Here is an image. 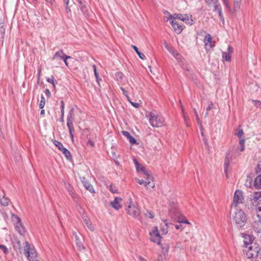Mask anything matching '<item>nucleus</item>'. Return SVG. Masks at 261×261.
<instances>
[{
    "instance_id": "obj_64",
    "label": "nucleus",
    "mask_w": 261,
    "mask_h": 261,
    "mask_svg": "<svg viewBox=\"0 0 261 261\" xmlns=\"http://www.w3.org/2000/svg\"><path fill=\"white\" fill-rule=\"evenodd\" d=\"M139 261H147L146 259H145L144 258L142 257V256H140L139 257Z\"/></svg>"
},
{
    "instance_id": "obj_8",
    "label": "nucleus",
    "mask_w": 261,
    "mask_h": 261,
    "mask_svg": "<svg viewBox=\"0 0 261 261\" xmlns=\"http://www.w3.org/2000/svg\"><path fill=\"white\" fill-rule=\"evenodd\" d=\"M244 199L243 192L240 190H236L234 194L232 206L237 207L239 204L243 203Z\"/></svg>"
},
{
    "instance_id": "obj_38",
    "label": "nucleus",
    "mask_w": 261,
    "mask_h": 261,
    "mask_svg": "<svg viewBox=\"0 0 261 261\" xmlns=\"http://www.w3.org/2000/svg\"><path fill=\"white\" fill-rule=\"evenodd\" d=\"M244 143H245L244 139H241L240 140L239 144L240 145V150L241 151H243L244 150V149H245Z\"/></svg>"
},
{
    "instance_id": "obj_14",
    "label": "nucleus",
    "mask_w": 261,
    "mask_h": 261,
    "mask_svg": "<svg viewBox=\"0 0 261 261\" xmlns=\"http://www.w3.org/2000/svg\"><path fill=\"white\" fill-rule=\"evenodd\" d=\"M122 200V198L116 197L114 200L111 202L110 205L114 209L118 210L122 207V206L120 203Z\"/></svg>"
},
{
    "instance_id": "obj_18",
    "label": "nucleus",
    "mask_w": 261,
    "mask_h": 261,
    "mask_svg": "<svg viewBox=\"0 0 261 261\" xmlns=\"http://www.w3.org/2000/svg\"><path fill=\"white\" fill-rule=\"evenodd\" d=\"M15 227L16 230L21 234L24 235L25 232V229L22 225L21 222H17L15 224Z\"/></svg>"
},
{
    "instance_id": "obj_21",
    "label": "nucleus",
    "mask_w": 261,
    "mask_h": 261,
    "mask_svg": "<svg viewBox=\"0 0 261 261\" xmlns=\"http://www.w3.org/2000/svg\"><path fill=\"white\" fill-rule=\"evenodd\" d=\"M79 5L80 10H81L83 15L85 17H88L89 16V11L86 7V3H83V4Z\"/></svg>"
},
{
    "instance_id": "obj_47",
    "label": "nucleus",
    "mask_w": 261,
    "mask_h": 261,
    "mask_svg": "<svg viewBox=\"0 0 261 261\" xmlns=\"http://www.w3.org/2000/svg\"><path fill=\"white\" fill-rule=\"evenodd\" d=\"M223 3L224 5L226 6V7L228 9L229 11H231V8L230 6L229 5L228 2L227 0H224Z\"/></svg>"
},
{
    "instance_id": "obj_55",
    "label": "nucleus",
    "mask_w": 261,
    "mask_h": 261,
    "mask_svg": "<svg viewBox=\"0 0 261 261\" xmlns=\"http://www.w3.org/2000/svg\"><path fill=\"white\" fill-rule=\"evenodd\" d=\"M213 103L212 102H211L208 105V107L206 108V111H209L211 110H212L213 109Z\"/></svg>"
},
{
    "instance_id": "obj_32",
    "label": "nucleus",
    "mask_w": 261,
    "mask_h": 261,
    "mask_svg": "<svg viewBox=\"0 0 261 261\" xmlns=\"http://www.w3.org/2000/svg\"><path fill=\"white\" fill-rule=\"evenodd\" d=\"M210 5H214V11H218V12H219L220 10H221V6L218 3V2H217V3H212Z\"/></svg>"
},
{
    "instance_id": "obj_23",
    "label": "nucleus",
    "mask_w": 261,
    "mask_h": 261,
    "mask_svg": "<svg viewBox=\"0 0 261 261\" xmlns=\"http://www.w3.org/2000/svg\"><path fill=\"white\" fill-rule=\"evenodd\" d=\"M254 185L257 189H261V174L255 178Z\"/></svg>"
},
{
    "instance_id": "obj_41",
    "label": "nucleus",
    "mask_w": 261,
    "mask_h": 261,
    "mask_svg": "<svg viewBox=\"0 0 261 261\" xmlns=\"http://www.w3.org/2000/svg\"><path fill=\"white\" fill-rule=\"evenodd\" d=\"M116 77L118 81H121L123 77V74L122 72H118L116 73Z\"/></svg>"
},
{
    "instance_id": "obj_42",
    "label": "nucleus",
    "mask_w": 261,
    "mask_h": 261,
    "mask_svg": "<svg viewBox=\"0 0 261 261\" xmlns=\"http://www.w3.org/2000/svg\"><path fill=\"white\" fill-rule=\"evenodd\" d=\"M0 249L6 254H8L9 252L8 248L4 245H0Z\"/></svg>"
},
{
    "instance_id": "obj_24",
    "label": "nucleus",
    "mask_w": 261,
    "mask_h": 261,
    "mask_svg": "<svg viewBox=\"0 0 261 261\" xmlns=\"http://www.w3.org/2000/svg\"><path fill=\"white\" fill-rule=\"evenodd\" d=\"M85 188L91 193H94L95 190L93 186L89 181H85L83 185Z\"/></svg>"
},
{
    "instance_id": "obj_54",
    "label": "nucleus",
    "mask_w": 261,
    "mask_h": 261,
    "mask_svg": "<svg viewBox=\"0 0 261 261\" xmlns=\"http://www.w3.org/2000/svg\"><path fill=\"white\" fill-rule=\"evenodd\" d=\"M206 3L210 5L212 3H217L218 2V0H205Z\"/></svg>"
},
{
    "instance_id": "obj_61",
    "label": "nucleus",
    "mask_w": 261,
    "mask_h": 261,
    "mask_svg": "<svg viewBox=\"0 0 261 261\" xmlns=\"http://www.w3.org/2000/svg\"><path fill=\"white\" fill-rule=\"evenodd\" d=\"M80 178L83 185L84 184L85 181H88L87 180H86V178L84 177H80Z\"/></svg>"
},
{
    "instance_id": "obj_19",
    "label": "nucleus",
    "mask_w": 261,
    "mask_h": 261,
    "mask_svg": "<svg viewBox=\"0 0 261 261\" xmlns=\"http://www.w3.org/2000/svg\"><path fill=\"white\" fill-rule=\"evenodd\" d=\"M122 134L129 140V141L131 144H135L137 143L136 139L130 135L129 132L123 130L122 131Z\"/></svg>"
},
{
    "instance_id": "obj_16",
    "label": "nucleus",
    "mask_w": 261,
    "mask_h": 261,
    "mask_svg": "<svg viewBox=\"0 0 261 261\" xmlns=\"http://www.w3.org/2000/svg\"><path fill=\"white\" fill-rule=\"evenodd\" d=\"M229 153L227 152L226 156V158L225 159V161H224V171H225V173L226 177H228V174H227L228 169V166H229V165L230 163V161H231V158H229Z\"/></svg>"
},
{
    "instance_id": "obj_12",
    "label": "nucleus",
    "mask_w": 261,
    "mask_h": 261,
    "mask_svg": "<svg viewBox=\"0 0 261 261\" xmlns=\"http://www.w3.org/2000/svg\"><path fill=\"white\" fill-rule=\"evenodd\" d=\"M55 145L64 154L66 158L68 160L72 159V155L69 151L66 148H64L63 144L56 140L54 141Z\"/></svg>"
},
{
    "instance_id": "obj_3",
    "label": "nucleus",
    "mask_w": 261,
    "mask_h": 261,
    "mask_svg": "<svg viewBox=\"0 0 261 261\" xmlns=\"http://www.w3.org/2000/svg\"><path fill=\"white\" fill-rule=\"evenodd\" d=\"M147 117L150 125L153 127H162L165 124L164 118L161 115L150 112Z\"/></svg>"
},
{
    "instance_id": "obj_60",
    "label": "nucleus",
    "mask_w": 261,
    "mask_h": 261,
    "mask_svg": "<svg viewBox=\"0 0 261 261\" xmlns=\"http://www.w3.org/2000/svg\"><path fill=\"white\" fill-rule=\"evenodd\" d=\"M257 171H261V161H260L257 164Z\"/></svg>"
},
{
    "instance_id": "obj_46",
    "label": "nucleus",
    "mask_w": 261,
    "mask_h": 261,
    "mask_svg": "<svg viewBox=\"0 0 261 261\" xmlns=\"http://www.w3.org/2000/svg\"><path fill=\"white\" fill-rule=\"evenodd\" d=\"M194 113H195V115L196 116V119H197V122H198V124L200 125H201V122L200 121L199 117L198 116V113H197L196 110H195V109H194Z\"/></svg>"
},
{
    "instance_id": "obj_15",
    "label": "nucleus",
    "mask_w": 261,
    "mask_h": 261,
    "mask_svg": "<svg viewBox=\"0 0 261 261\" xmlns=\"http://www.w3.org/2000/svg\"><path fill=\"white\" fill-rule=\"evenodd\" d=\"M170 23L176 33L180 34L182 32V27L177 23L175 20H172Z\"/></svg>"
},
{
    "instance_id": "obj_45",
    "label": "nucleus",
    "mask_w": 261,
    "mask_h": 261,
    "mask_svg": "<svg viewBox=\"0 0 261 261\" xmlns=\"http://www.w3.org/2000/svg\"><path fill=\"white\" fill-rule=\"evenodd\" d=\"M165 256L166 255L164 254H160L156 261H164L165 259Z\"/></svg>"
},
{
    "instance_id": "obj_39",
    "label": "nucleus",
    "mask_w": 261,
    "mask_h": 261,
    "mask_svg": "<svg viewBox=\"0 0 261 261\" xmlns=\"http://www.w3.org/2000/svg\"><path fill=\"white\" fill-rule=\"evenodd\" d=\"M12 220L15 223L20 222L21 221L20 218L18 217L17 215H15L14 214H13L12 215Z\"/></svg>"
},
{
    "instance_id": "obj_44",
    "label": "nucleus",
    "mask_w": 261,
    "mask_h": 261,
    "mask_svg": "<svg viewBox=\"0 0 261 261\" xmlns=\"http://www.w3.org/2000/svg\"><path fill=\"white\" fill-rule=\"evenodd\" d=\"M244 134L242 129H239L238 132L235 133V135L237 136L239 138H241Z\"/></svg>"
},
{
    "instance_id": "obj_28",
    "label": "nucleus",
    "mask_w": 261,
    "mask_h": 261,
    "mask_svg": "<svg viewBox=\"0 0 261 261\" xmlns=\"http://www.w3.org/2000/svg\"><path fill=\"white\" fill-rule=\"evenodd\" d=\"M256 211L257 215L261 217V199L258 200L256 205Z\"/></svg>"
},
{
    "instance_id": "obj_36",
    "label": "nucleus",
    "mask_w": 261,
    "mask_h": 261,
    "mask_svg": "<svg viewBox=\"0 0 261 261\" xmlns=\"http://www.w3.org/2000/svg\"><path fill=\"white\" fill-rule=\"evenodd\" d=\"M241 0H234V9L237 11L240 8Z\"/></svg>"
},
{
    "instance_id": "obj_2",
    "label": "nucleus",
    "mask_w": 261,
    "mask_h": 261,
    "mask_svg": "<svg viewBox=\"0 0 261 261\" xmlns=\"http://www.w3.org/2000/svg\"><path fill=\"white\" fill-rule=\"evenodd\" d=\"M232 219L238 228L243 227L247 221V216L242 210L237 211L233 215Z\"/></svg>"
},
{
    "instance_id": "obj_13",
    "label": "nucleus",
    "mask_w": 261,
    "mask_h": 261,
    "mask_svg": "<svg viewBox=\"0 0 261 261\" xmlns=\"http://www.w3.org/2000/svg\"><path fill=\"white\" fill-rule=\"evenodd\" d=\"M204 45L206 49L210 50L215 46V43L212 41V36L210 34H207L204 39Z\"/></svg>"
},
{
    "instance_id": "obj_34",
    "label": "nucleus",
    "mask_w": 261,
    "mask_h": 261,
    "mask_svg": "<svg viewBox=\"0 0 261 261\" xmlns=\"http://www.w3.org/2000/svg\"><path fill=\"white\" fill-rule=\"evenodd\" d=\"M45 98L44 97V96L43 95H41V100H40V103H39V108L40 109H42L44 106H45Z\"/></svg>"
},
{
    "instance_id": "obj_43",
    "label": "nucleus",
    "mask_w": 261,
    "mask_h": 261,
    "mask_svg": "<svg viewBox=\"0 0 261 261\" xmlns=\"http://www.w3.org/2000/svg\"><path fill=\"white\" fill-rule=\"evenodd\" d=\"M5 32V29H4L3 26L1 27V28H0V37L3 39L4 38Z\"/></svg>"
},
{
    "instance_id": "obj_9",
    "label": "nucleus",
    "mask_w": 261,
    "mask_h": 261,
    "mask_svg": "<svg viewBox=\"0 0 261 261\" xmlns=\"http://www.w3.org/2000/svg\"><path fill=\"white\" fill-rule=\"evenodd\" d=\"M127 213L130 216L137 218L140 214V211L138 205L130 202L126 209Z\"/></svg>"
},
{
    "instance_id": "obj_31",
    "label": "nucleus",
    "mask_w": 261,
    "mask_h": 261,
    "mask_svg": "<svg viewBox=\"0 0 261 261\" xmlns=\"http://www.w3.org/2000/svg\"><path fill=\"white\" fill-rule=\"evenodd\" d=\"M222 58L225 59L226 61H230L231 60V56L230 54H227L226 52L222 53Z\"/></svg>"
},
{
    "instance_id": "obj_63",
    "label": "nucleus",
    "mask_w": 261,
    "mask_h": 261,
    "mask_svg": "<svg viewBox=\"0 0 261 261\" xmlns=\"http://www.w3.org/2000/svg\"><path fill=\"white\" fill-rule=\"evenodd\" d=\"M79 5L83 4V3H86L85 0H76Z\"/></svg>"
},
{
    "instance_id": "obj_1",
    "label": "nucleus",
    "mask_w": 261,
    "mask_h": 261,
    "mask_svg": "<svg viewBox=\"0 0 261 261\" xmlns=\"http://www.w3.org/2000/svg\"><path fill=\"white\" fill-rule=\"evenodd\" d=\"M11 242L15 250H18L20 253L22 252L30 260L33 261L36 257V254L30 248L28 242H25L23 247H22L21 241L16 236H13L11 238Z\"/></svg>"
},
{
    "instance_id": "obj_35",
    "label": "nucleus",
    "mask_w": 261,
    "mask_h": 261,
    "mask_svg": "<svg viewBox=\"0 0 261 261\" xmlns=\"http://www.w3.org/2000/svg\"><path fill=\"white\" fill-rule=\"evenodd\" d=\"M169 249V245L168 244L165 245L162 247V252L163 254L166 255L168 253Z\"/></svg>"
},
{
    "instance_id": "obj_29",
    "label": "nucleus",
    "mask_w": 261,
    "mask_h": 261,
    "mask_svg": "<svg viewBox=\"0 0 261 261\" xmlns=\"http://www.w3.org/2000/svg\"><path fill=\"white\" fill-rule=\"evenodd\" d=\"M47 82L51 84L54 88H55V84L57 83V81L55 79L54 77L51 75L49 77L46 79Z\"/></svg>"
},
{
    "instance_id": "obj_52",
    "label": "nucleus",
    "mask_w": 261,
    "mask_h": 261,
    "mask_svg": "<svg viewBox=\"0 0 261 261\" xmlns=\"http://www.w3.org/2000/svg\"><path fill=\"white\" fill-rule=\"evenodd\" d=\"M70 58H71V57L70 56H68L66 55L62 59L64 61V62L66 66H68V63L67 62V59H70Z\"/></svg>"
},
{
    "instance_id": "obj_10",
    "label": "nucleus",
    "mask_w": 261,
    "mask_h": 261,
    "mask_svg": "<svg viewBox=\"0 0 261 261\" xmlns=\"http://www.w3.org/2000/svg\"><path fill=\"white\" fill-rule=\"evenodd\" d=\"M253 230L256 233L261 232V217L257 215L253 217L252 223Z\"/></svg>"
},
{
    "instance_id": "obj_7",
    "label": "nucleus",
    "mask_w": 261,
    "mask_h": 261,
    "mask_svg": "<svg viewBox=\"0 0 261 261\" xmlns=\"http://www.w3.org/2000/svg\"><path fill=\"white\" fill-rule=\"evenodd\" d=\"M134 163L135 164L137 171L142 172L146 176V179L145 182V186H146L147 185H149L150 184V180H153V177L146 170L145 167L140 164L136 159H134Z\"/></svg>"
},
{
    "instance_id": "obj_20",
    "label": "nucleus",
    "mask_w": 261,
    "mask_h": 261,
    "mask_svg": "<svg viewBox=\"0 0 261 261\" xmlns=\"http://www.w3.org/2000/svg\"><path fill=\"white\" fill-rule=\"evenodd\" d=\"M66 56L65 54H64L62 50H60L57 52H56L54 56L53 57V60H58L61 59L62 60L63 58Z\"/></svg>"
},
{
    "instance_id": "obj_6",
    "label": "nucleus",
    "mask_w": 261,
    "mask_h": 261,
    "mask_svg": "<svg viewBox=\"0 0 261 261\" xmlns=\"http://www.w3.org/2000/svg\"><path fill=\"white\" fill-rule=\"evenodd\" d=\"M73 112L74 109L73 108H71L68 113L67 118V125L69 129V132L70 134V138L72 141L73 140V132H74L73 122L74 118V115Z\"/></svg>"
},
{
    "instance_id": "obj_57",
    "label": "nucleus",
    "mask_w": 261,
    "mask_h": 261,
    "mask_svg": "<svg viewBox=\"0 0 261 261\" xmlns=\"http://www.w3.org/2000/svg\"><path fill=\"white\" fill-rule=\"evenodd\" d=\"M130 103L135 108H138L139 106V104L138 103L133 102L131 101L130 100H128Z\"/></svg>"
},
{
    "instance_id": "obj_59",
    "label": "nucleus",
    "mask_w": 261,
    "mask_h": 261,
    "mask_svg": "<svg viewBox=\"0 0 261 261\" xmlns=\"http://www.w3.org/2000/svg\"><path fill=\"white\" fill-rule=\"evenodd\" d=\"M45 94L48 96L49 97L51 95V93L49 91V90L48 89H46L45 90Z\"/></svg>"
},
{
    "instance_id": "obj_33",
    "label": "nucleus",
    "mask_w": 261,
    "mask_h": 261,
    "mask_svg": "<svg viewBox=\"0 0 261 261\" xmlns=\"http://www.w3.org/2000/svg\"><path fill=\"white\" fill-rule=\"evenodd\" d=\"M164 222L165 223V226L163 227L161 229L162 230V234H166L168 232V227L169 224L166 223V220H164Z\"/></svg>"
},
{
    "instance_id": "obj_62",
    "label": "nucleus",
    "mask_w": 261,
    "mask_h": 261,
    "mask_svg": "<svg viewBox=\"0 0 261 261\" xmlns=\"http://www.w3.org/2000/svg\"><path fill=\"white\" fill-rule=\"evenodd\" d=\"M203 140L204 141V143L205 144V145L206 146V147L208 148V142H207V140L206 138H204L203 139Z\"/></svg>"
},
{
    "instance_id": "obj_49",
    "label": "nucleus",
    "mask_w": 261,
    "mask_h": 261,
    "mask_svg": "<svg viewBox=\"0 0 261 261\" xmlns=\"http://www.w3.org/2000/svg\"><path fill=\"white\" fill-rule=\"evenodd\" d=\"M255 106L261 109V101L257 100H254Z\"/></svg>"
},
{
    "instance_id": "obj_37",
    "label": "nucleus",
    "mask_w": 261,
    "mask_h": 261,
    "mask_svg": "<svg viewBox=\"0 0 261 261\" xmlns=\"http://www.w3.org/2000/svg\"><path fill=\"white\" fill-rule=\"evenodd\" d=\"M110 191L113 193H117L118 189L114 185H111L109 187Z\"/></svg>"
},
{
    "instance_id": "obj_30",
    "label": "nucleus",
    "mask_w": 261,
    "mask_h": 261,
    "mask_svg": "<svg viewBox=\"0 0 261 261\" xmlns=\"http://www.w3.org/2000/svg\"><path fill=\"white\" fill-rule=\"evenodd\" d=\"M92 67H93V71H94V75H95L96 81H97V83L99 84V81L101 80V79L99 77L98 73L97 72L96 66L95 65H93L92 66Z\"/></svg>"
},
{
    "instance_id": "obj_4",
    "label": "nucleus",
    "mask_w": 261,
    "mask_h": 261,
    "mask_svg": "<svg viewBox=\"0 0 261 261\" xmlns=\"http://www.w3.org/2000/svg\"><path fill=\"white\" fill-rule=\"evenodd\" d=\"M260 248L259 245L256 243L251 244L248 248L244 249L248 258L253 259L259 256Z\"/></svg>"
},
{
    "instance_id": "obj_25",
    "label": "nucleus",
    "mask_w": 261,
    "mask_h": 261,
    "mask_svg": "<svg viewBox=\"0 0 261 261\" xmlns=\"http://www.w3.org/2000/svg\"><path fill=\"white\" fill-rule=\"evenodd\" d=\"M132 48L135 50V52L137 53V54L138 55L139 58L142 60L145 59V56L144 54L142 53H141L139 51L138 47L136 46L135 45H132Z\"/></svg>"
},
{
    "instance_id": "obj_58",
    "label": "nucleus",
    "mask_w": 261,
    "mask_h": 261,
    "mask_svg": "<svg viewBox=\"0 0 261 261\" xmlns=\"http://www.w3.org/2000/svg\"><path fill=\"white\" fill-rule=\"evenodd\" d=\"M136 181H137L140 185H142L143 184L145 185V181H144L143 179H136Z\"/></svg>"
},
{
    "instance_id": "obj_48",
    "label": "nucleus",
    "mask_w": 261,
    "mask_h": 261,
    "mask_svg": "<svg viewBox=\"0 0 261 261\" xmlns=\"http://www.w3.org/2000/svg\"><path fill=\"white\" fill-rule=\"evenodd\" d=\"M120 89L122 90L123 94L126 97L127 100H129V97L127 94V91L123 87H121Z\"/></svg>"
},
{
    "instance_id": "obj_51",
    "label": "nucleus",
    "mask_w": 261,
    "mask_h": 261,
    "mask_svg": "<svg viewBox=\"0 0 261 261\" xmlns=\"http://www.w3.org/2000/svg\"><path fill=\"white\" fill-rule=\"evenodd\" d=\"M218 13H219V16H220V17L221 18V20L222 22H223V23H224V16H223L222 10H220Z\"/></svg>"
},
{
    "instance_id": "obj_22",
    "label": "nucleus",
    "mask_w": 261,
    "mask_h": 261,
    "mask_svg": "<svg viewBox=\"0 0 261 261\" xmlns=\"http://www.w3.org/2000/svg\"><path fill=\"white\" fill-rule=\"evenodd\" d=\"M74 235L75 236V238L76 244L77 246L78 247L79 250H82L85 249V247L83 245L82 242L81 241L80 239L78 237L76 232L74 233Z\"/></svg>"
},
{
    "instance_id": "obj_27",
    "label": "nucleus",
    "mask_w": 261,
    "mask_h": 261,
    "mask_svg": "<svg viewBox=\"0 0 261 261\" xmlns=\"http://www.w3.org/2000/svg\"><path fill=\"white\" fill-rule=\"evenodd\" d=\"M84 222L85 224L87 225L88 228L91 230L93 231L94 230V226L91 223L90 221L87 218L84 219Z\"/></svg>"
},
{
    "instance_id": "obj_53",
    "label": "nucleus",
    "mask_w": 261,
    "mask_h": 261,
    "mask_svg": "<svg viewBox=\"0 0 261 261\" xmlns=\"http://www.w3.org/2000/svg\"><path fill=\"white\" fill-rule=\"evenodd\" d=\"M61 112L63 114V112H64V102L63 100L61 101Z\"/></svg>"
},
{
    "instance_id": "obj_26",
    "label": "nucleus",
    "mask_w": 261,
    "mask_h": 261,
    "mask_svg": "<svg viewBox=\"0 0 261 261\" xmlns=\"http://www.w3.org/2000/svg\"><path fill=\"white\" fill-rule=\"evenodd\" d=\"M261 197V191L259 192H255L253 195L252 196V198L251 199V201H257L259 198Z\"/></svg>"
},
{
    "instance_id": "obj_50",
    "label": "nucleus",
    "mask_w": 261,
    "mask_h": 261,
    "mask_svg": "<svg viewBox=\"0 0 261 261\" xmlns=\"http://www.w3.org/2000/svg\"><path fill=\"white\" fill-rule=\"evenodd\" d=\"M179 62H182V58L181 55L178 53H176V56L175 57Z\"/></svg>"
},
{
    "instance_id": "obj_56",
    "label": "nucleus",
    "mask_w": 261,
    "mask_h": 261,
    "mask_svg": "<svg viewBox=\"0 0 261 261\" xmlns=\"http://www.w3.org/2000/svg\"><path fill=\"white\" fill-rule=\"evenodd\" d=\"M233 48L231 46H229L227 49V54H230L232 53Z\"/></svg>"
},
{
    "instance_id": "obj_40",
    "label": "nucleus",
    "mask_w": 261,
    "mask_h": 261,
    "mask_svg": "<svg viewBox=\"0 0 261 261\" xmlns=\"http://www.w3.org/2000/svg\"><path fill=\"white\" fill-rule=\"evenodd\" d=\"M144 215L146 217L149 218L150 219H153L154 217V215L150 211H147L146 213L144 214Z\"/></svg>"
},
{
    "instance_id": "obj_17",
    "label": "nucleus",
    "mask_w": 261,
    "mask_h": 261,
    "mask_svg": "<svg viewBox=\"0 0 261 261\" xmlns=\"http://www.w3.org/2000/svg\"><path fill=\"white\" fill-rule=\"evenodd\" d=\"M253 239L250 235L248 234L244 237V243L245 246V249L248 248V247L250 246L251 244L255 243L253 242Z\"/></svg>"
},
{
    "instance_id": "obj_5",
    "label": "nucleus",
    "mask_w": 261,
    "mask_h": 261,
    "mask_svg": "<svg viewBox=\"0 0 261 261\" xmlns=\"http://www.w3.org/2000/svg\"><path fill=\"white\" fill-rule=\"evenodd\" d=\"M165 14H168L169 15L167 18V21L171 19H177L182 20L185 23L189 24H192L193 20L191 18V16L188 15L187 14H176L175 13L173 15H171L169 13L166 11L164 13Z\"/></svg>"
},
{
    "instance_id": "obj_11",
    "label": "nucleus",
    "mask_w": 261,
    "mask_h": 261,
    "mask_svg": "<svg viewBox=\"0 0 261 261\" xmlns=\"http://www.w3.org/2000/svg\"><path fill=\"white\" fill-rule=\"evenodd\" d=\"M149 234L150 236V239L152 242L160 244L161 236L156 226L153 227V229L149 232Z\"/></svg>"
}]
</instances>
